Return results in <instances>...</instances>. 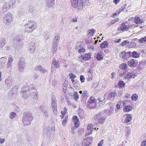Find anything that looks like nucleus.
<instances>
[{
  "label": "nucleus",
  "instance_id": "nucleus-34",
  "mask_svg": "<svg viewBox=\"0 0 146 146\" xmlns=\"http://www.w3.org/2000/svg\"><path fill=\"white\" fill-rule=\"evenodd\" d=\"M42 112L44 114V115L46 117H48V111L46 109L44 108L43 110H42Z\"/></svg>",
  "mask_w": 146,
  "mask_h": 146
},
{
  "label": "nucleus",
  "instance_id": "nucleus-16",
  "mask_svg": "<svg viewBox=\"0 0 146 146\" xmlns=\"http://www.w3.org/2000/svg\"><path fill=\"white\" fill-rule=\"evenodd\" d=\"M31 90H28L26 91V90H22V93H25L26 94L25 95L23 94V97L24 98H27L29 96V95L31 93Z\"/></svg>",
  "mask_w": 146,
  "mask_h": 146
},
{
  "label": "nucleus",
  "instance_id": "nucleus-10",
  "mask_svg": "<svg viewBox=\"0 0 146 146\" xmlns=\"http://www.w3.org/2000/svg\"><path fill=\"white\" fill-rule=\"evenodd\" d=\"M128 53H129V56L132 58H137L139 57L140 54L136 51H134L132 52L129 51Z\"/></svg>",
  "mask_w": 146,
  "mask_h": 146
},
{
  "label": "nucleus",
  "instance_id": "nucleus-58",
  "mask_svg": "<svg viewBox=\"0 0 146 146\" xmlns=\"http://www.w3.org/2000/svg\"><path fill=\"white\" fill-rule=\"evenodd\" d=\"M67 86L68 85H67V84L65 82H64L63 85V91L66 90Z\"/></svg>",
  "mask_w": 146,
  "mask_h": 146
},
{
  "label": "nucleus",
  "instance_id": "nucleus-49",
  "mask_svg": "<svg viewBox=\"0 0 146 146\" xmlns=\"http://www.w3.org/2000/svg\"><path fill=\"white\" fill-rule=\"evenodd\" d=\"M16 116V114L14 112H12L10 114L9 116L10 118L11 119H13Z\"/></svg>",
  "mask_w": 146,
  "mask_h": 146
},
{
  "label": "nucleus",
  "instance_id": "nucleus-22",
  "mask_svg": "<svg viewBox=\"0 0 146 146\" xmlns=\"http://www.w3.org/2000/svg\"><path fill=\"white\" fill-rule=\"evenodd\" d=\"M5 82L7 84V86H11L13 83V80L10 78H8L5 80Z\"/></svg>",
  "mask_w": 146,
  "mask_h": 146
},
{
  "label": "nucleus",
  "instance_id": "nucleus-39",
  "mask_svg": "<svg viewBox=\"0 0 146 146\" xmlns=\"http://www.w3.org/2000/svg\"><path fill=\"white\" fill-rule=\"evenodd\" d=\"M73 98L76 101H77V99L79 98V95L76 92L74 93L73 95Z\"/></svg>",
  "mask_w": 146,
  "mask_h": 146
},
{
  "label": "nucleus",
  "instance_id": "nucleus-41",
  "mask_svg": "<svg viewBox=\"0 0 146 146\" xmlns=\"http://www.w3.org/2000/svg\"><path fill=\"white\" fill-rule=\"evenodd\" d=\"M131 107L130 105L126 106L124 109V110L126 111H129L131 110Z\"/></svg>",
  "mask_w": 146,
  "mask_h": 146
},
{
  "label": "nucleus",
  "instance_id": "nucleus-57",
  "mask_svg": "<svg viewBox=\"0 0 146 146\" xmlns=\"http://www.w3.org/2000/svg\"><path fill=\"white\" fill-rule=\"evenodd\" d=\"M67 111V109L66 107H64L63 109V111H61V113L62 115H64L66 113Z\"/></svg>",
  "mask_w": 146,
  "mask_h": 146
},
{
  "label": "nucleus",
  "instance_id": "nucleus-29",
  "mask_svg": "<svg viewBox=\"0 0 146 146\" xmlns=\"http://www.w3.org/2000/svg\"><path fill=\"white\" fill-rule=\"evenodd\" d=\"M22 36L21 35H17L14 39L13 41L15 42H17L19 41L22 39Z\"/></svg>",
  "mask_w": 146,
  "mask_h": 146
},
{
  "label": "nucleus",
  "instance_id": "nucleus-19",
  "mask_svg": "<svg viewBox=\"0 0 146 146\" xmlns=\"http://www.w3.org/2000/svg\"><path fill=\"white\" fill-rule=\"evenodd\" d=\"M117 96V93L115 91H113L110 93L109 95V97L113 99H115Z\"/></svg>",
  "mask_w": 146,
  "mask_h": 146
},
{
  "label": "nucleus",
  "instance_id": "nucleus-48",
  "mask_svg": "<svg viewBox=\"0 0 146 146\" xmlns=\"http://www.w3.org/2000/svg\"><path fill=\"white\" fill-rule=\"evenodd\" d=\"M82 2L83 3V6H85L89 4V0H82Z\"/></svg>",
  "mask_w": 146,
  "mask_h": 146
},
{
  "label": "nucleus",
  "instance_id": "nucleus-9",
  "mask_svg": "<svg viewBox=\"0 0 146 146\" xmlns=\"http://www.w3.org/2000/svg\"><path fill=\"white\" fill-rule=\"evenodd\" d=\"M60 66V64L59 62L56 60L55 59H54L52 63L51 70H52V68L54 67L56 68H58Z\"/></svg>",
  "mask_w": 146,
  "mask_h": 146
},
{
  "label": "nucleus",
  "instance_id": "nucleus-53",
  "mask_svg": "<svg viewBox=\"0 0 146 146\" xmlns=\"http://www.w3.org/2000/svg\"><path fill=\"white\" fill-rule=\"evenodd\" d=\"M13 60V58L11 56H9L8 58V62L12 63Z\"/></svg>",
  "mask_w": 146,
  "mask_h": 146
},
{
  "label": "nucleus",
  "instance_id": "nucleus-47",
  "mask_svg": "<svg viewBox=\"0 0 146 146\" xmlns=\"http://www.w3.org/2000/svg\"><path fill=\"white\" fill-rule=\"evenodd\" d=\"M9 3L7 2L3 6V8H5L6 9V10H7L8 9H9L10 8V7L9 5Z\"/></svg>",
  "mask_w": 146,
  "mask_h": 146
},
{
  "label": "nucleus",
  "instance_id": "nucleus-55",
  "mask_svg": "<svg viewBox=\"0 0 146 146\" xmlns=\"http://www.w3.org/2000/svg\"><path fill=\"white\" fill-rule=\"evenodd\" d=\"M128 40H125L121 44V45L123 46H124L126 45L127 46V44L128 43Z\"/></svg>",
  "mask_w": 146,
  "mask_h": 146
},
{
  "label": "nucleus",
  "instance_id": "nucleus-46",
  "mask_svg": "<svg viewBox=\"0 0 146 146\" xmlns=\"http://www.w3.org/2000/svg\"><path fill=\"white\" fill-rule=\"evenodd\" d=\"M82 47V46H81V43L80 42H78L76 44V49H79L81 48Z\"/></svg>",
  "mask_w": 146,
  "mask_h": 146
},
{
  "label": "nucleus",
  "instance_id": "nucleus-18",
  "mask_svg": "<svg viewBox=\"0 0 146 146\" xmlns=\"http://www.w3.org/2000/svg\"><path fill=\"white\" fill-rule=\"evenodd\" d=\"M28 13H31L32 14H35L36 11L35 7H31L28 9Z\"/></svg>",
  "mask_w": 146,
  "mask_h": 146
},
{
  "label": "nucleus",
  "instance_id": "nucleus-38",
  "mask_svg": "<svg viewBox=\"0 0 146 146\" xmlns=\"http://www.w3.org/2000/svg\"><path fill=\"white\" fill-rule=\"evenodd\" d=\"M106 95H107L106 94H105L104 96L103 97H99L96 100V102H97V101H98L99 102L100 101L105 100V99Z\"/></svg>",
  "mask_w": 146,
  "mask_h": 146
},
{
  "label": "nucleus",
  "instance_id": "nucleus-50",
  "mask_svg": "<svg viewBox=\"0 0 146 146\" xmlns=\"http://www.w3.org/2000/svg\"><path fill=\"white\" fill-rule=\"evenodd\" d=\"M94 30L92 29L88 31V34L90 36H93L94 34Z\"/></svg>",
  "mask_w": 146,
  "mask_h": 146
},
{
  "label": "nucleus",
  "instance_id": "nucleus-45",
  "mask_svg": "<svg viewBox=\"0 0 146 146\" xmlns=\"http://www.w3.org/2000/svg\"><path fill=\"white\" fill-rule=\"evenodd\" d=\"M93 125L91 124H90L88 125L87 127V129L88 130H90V131L91 132L93 129Z\"/></svg>",
  "mask_w": 146,
  "mask_h": 146
},
{
  "label": "nucleus",
  "instance_id": "nucleus-25",
  "mask_svg": "<svg viewBox=\"0 0 146 146\" xmlns=\"http://www.w3.org/2000/svg\"><path fill=\"white\" fill-rule=\"evenodd\" d=\"M129 52H125V51L122 52L120 54V56L123 58H127L128 57L127 55H129Z\"/></svg>",
  "mask_w": 146,
  "mask_h": 146
},
{
  "label": "nucleus",
  "instance_id": "nucleus-26",
  "mask_svg": "<svg viewBox=\"0 0 146 146\" xmlns=\"http://www.w3.org/2000/svg\"><path fill=\"white\" fill-rule=\"evenodd\" d=\"M136 61L134 59H132L128 60V64L129 66H134V65H136Z\"/></svg>",
  "mask_w": 146,
  "mask_h": 146
},
{
  "label": "nucleus",
  "instance_id": "nucleus-15",
  "mask_svg": "<svg viewBox=\"0 0 146 146\" xmlns=\"http://www.w3.org/2000/svg\"><path fill=\"white\" fill-rule=\"evenodd\" d=\"M60 39V36L59 35H57L55 36L53 40L52 44L58 45V43Z\"/></svg>",
  "mask_w": 146,
  "mask_h": 146
},
{
  "label": "nucleus",
  "instance_id": "nucleus-31",
  "mask_svg": "<svg viewBox=\"0 0 146 146\" xmlns=\"http://www.w3.org/2000/svg\"><path fill=\"white\" fill-rule=\"evenodd\" d=\"M127 46L128 47H134L136 46V44L134 42L128 41V43Z\"/></svg>",
  "mask_w": 146,
  "mask_h": 146
},
{
  "label": "nucleus",
  "instance_id": "nucleus-52",
  "mask_svg": "<svg viewBox=\"0 0 146 146\" xmlns=\"http://www.w3.org/2000/svg\"><path fill=\"white\" fill-rule=\"evenodd\" d=\"M14 2V0H10L9 2H8L10 7H12L13 5Z\"/></svg>",
  "mask_w": 146,
  "mask_h": 146
},
{
  "label": "nucleus",
  "instance_id": "nucleus-43",
  "mask_svg": "<svg viewBox=\"0 0 146 146\" xmlns=\"http://www.w3.org/2000/svg\"><path fill=\"white\" fill-rule=\"evenodd\" d=\"M125 83L123 81H119L118 83V85L121 88L124 87L125 86Z\"/></svg>",
  "mask_w": 146,
  "mask_h": 146
},
{
  "label": "nucleus",
  "instance_id": "nucleus-1",
  "mask_svg": "<svg viewBox=\"0 0 146 146\" xmlns=\"http://www.w3.org/2000/svg\"><path fill=\"white\" fill-rule=\"evenodd\" d=\"M33 119V117L31 113L29 112H25L22 119L23 125L25 126L30 125Z\"/></svg>",
  "mask_w": 146,
  "mask_h": 146
},
{
  "label": "nucleus",
  "instance_id": "nucleus-51",
  "mask_svg": "<svg viewBox=\"0 0 146 146\" xmlns=\"http://www.w3.org/2000/svg\"><path fill=\"white\" fill-rule=\"evenodd\" d=\"M69 76L70 79L74 78L76 77V76L72 73H70L69 74Z\"/></svg>",
  "mask_w": 146,
  "mask_h": 146
},
{
  "label": "nucleus",
  "instance_id": "nucleus-12",
  "mask_svg": "<svg viewBox=\"0 0 146 146\" xmlns=\"http://www.w3.org/2000/svg\"><path fill=\"white\" fill-rule=\"evenodd\" d=\"M6 57H2L0 58V68H3L4 67L6 61Z\"/></svg>",
  "mask_w": 146,
  "mask_h": 146
},
{
  "label": "nucleus",
  "instance_id": "nucleus-11",
  "mask_svg": "<svg viewBox=\"0 0 146 146\" xmlns=\"http://www.w3.org/2000/svg\"><path fill=\"white\" fill-rule=\"evenodd\" d=\"M35 71H39L40 72H42L43 74L46 73L47 71V70L42 68L40 65L36 66L35 68Z\"/></svg>",
  "mask_w": 146,
  "mask_h": 146
},
{
  "label": "nucleus",
  "instance_id": "nucleus-27",
  "mask_svg": "<svg viewBox=\"0 0 146 146\" xmlns=\"http://www.w3.org/2000/svg\"><path fill=\"white\" fill-rule=\"evenodd\" d=\"M120 27L121 28V29L123 31H126L128 29L127 26L125 25L124 23H122V24L120 25Z\"/></svg>",
  "mask_w": 146,
  "mask_h": 146
},
{
  "label": "nucleus",
  "instance_id": "nucleus-5",
  "mask_svg": "<svg viewBox=\"0 0 146 146\" xmlns=\"http://www.w3.org/2000/svg\"><path fill=\"white\" fill-rule=\"evenodd\" d=\"M12 15L10 13H7L5 14L3 17L4 23L6 25L9 26L12 22Z\"/></svg>",
  "mask_w": 146,
  "mask_h": 146
},
{
  "label": "nucleus",
  "instance_id": "nucleus-44",
  "mask_svg": "<svg viewBox=\"0 0 146 146\" xmlns=\"http://www.w3.org/2000/svg\"><path fill=\"white\" fill-rule=\"evenodd\" d=\"M125 74H126L125 75H127L126 78H127V79H128L131 78L132 76V74L130 72H127L125 73Z\"/></svg>",
  "mask_w": 146,
  "mask_h": 146
},
{
  "label": "nucleus",
  "instance_id": "nucleus-23",
  "mask_svg": "<svg viewBox=\"0 0 146 146\" xmlns=\"http://www.w3.org/2000/svg\"><path fill=\"white\" fill-rule=\"evenodd\" d=\"M51 107L52 109L57 108H56V99L54 97H52V103L51 104Z\"/></svg>",
  "mask_w": 146,
  "mask_h": 146
},
{
  "label": "nucleus",
  "instance_id": "nucleus-36",
  "mask_svg": "<svg viewBox=\"0 0 146 146\" xmlns=\"http://www.w3.org/2000/svg\"><path fill=\"white\" fill-rule=\"evenodd\" d=\"M57 45L52 44V52L53 54L56 53L57 49Z\"/></svg>",
  "mask_w": 146,
  "mask_h": 146
},
{
  "label": "nucleus",
  "instance_id": "nucleus-63",
  "mask_svg": "<svg viewBox=\"0 0 146 146\" xmlns=\"http://www.w3.org/2000/svg\"><path fill=\"white\" fill-rule=\"evenodd\" d=\"M52 86H55L57 84L56 80L55 79L53 80L52 81Z\"/></svg>",
  "mask_w": 146,
  "mask_h": 146
},
{
  "label": "nucleus",
  "instance_id": "nucleus-20",
  "mask_svg": "<svg viewBox=\"0 0 146 146\" xmlns=\"http://www.w3.org/2000/svg\"><path fill=\"white\" fill-rule=\"evenodd\" d=\"M134 22L137 24H139L144 22V21L143 19H140L139 17H135L134 19Z\"/></svg>",
  "mask_w": 146,
  "mask_h": 146
},
{
  "label": "nucleus",
  "instance_id": "nucleus-61",
  "mask_svg": "<svg viewBox=\"0 0 146 146\" xmlns=\"http://www.w3.org/2000/svg\"><path fill=\"white\" fill-rule=\"evenodd\" d=\"M113 138V136L112 135H110L108 137V139L110 141H111Z\"/></svg>",
  "mask_w": 146,
  "mask_h": 146
},
{
  "label": "nucleus",
  "instance_id": "nucleus-4",
  "mask_svg": "<svg viewBox=\"0 0 146 146\" xmlns=\"http://www.w3.org/2000/svg\"><path fill=\"white\" fill-rule=\"evenodd\" d=\"M72 5L74 8L77 7L78 11L82 9L83 3L82 0H71Z\"/></svg>",
  "mask_w": 146,
  "mask_h": 146
},
{
  "label": "nucleus",
  "instance_id": "nucleus-24",
  "mask_svg": "<svg viewBox=\"0 0 146 146\" xmlns=\"http://www.w3.org/2000/svg\"><path fill=\"white\" fill-rule=\"evenodd\" d=\"M81 57L83 59L85 60H89L91 58L90 55L88 53L84 54L82 55Z\"/></svg>",
  "mask_w": 146,
  "mask_h": 146
},
{
  "label": "nucleus",
  "instance_id": "nucleus-33",
  "mask_svg": "<svg viewBox=\"0 0 146 146\" xmlns=\"http://www.w3.org/2000/svg\"><path fill=\"white\" fill-rule=\"evenodd\" d=\"M6 42V40L5 38H2L0 40V48L2 47Z\"/></svg>",
  "mask_w": 146,
  "mask_h": 146
},
{
  "label": "nucleus",
  "instance_id": "nucleus-42",
  "mask_svg": "<svg viewBox=\"0 0 146 146\" xmlns=\"http://www.w3.org/2000/svg\"><path fill=\"white\" fill-rule=\"evenodd\" d=\"M97 59L98 60H101L103 58V57L102 55L100 53H98L97 57Z\"/></svg>",
  "mask_w": 146,
  "mask_h": 146
},
{
  "label": "nucleus",
  "instance_id": "nucleus-60",
  "mask_svg": "<svg viewBox=\"0 0 146 146\" xmlns=\"http://www.w3.org/2000/svg\"><path fill=\"white\" fill-rule=\"evenodd\" d=\"M146 41V36L143 38H142L139 40V42H143Z\"/></svg>",
  "mask_w": 146,
  "mask_h": 146
},
{
  "label": "nucleus",
  "instance_id": "nucleus-28",
  "mask_svg": "<svg viewBox=\"0 0 146 146\" xmlns=\"http://www.w3.org/2000/svg\"><path fill=\"white\" fill-rule=\"evenodd\" d=\"M43 36L44 39L46 40L49 39L50 37L49 33L46 32H45L44 33Z\"/></svg>",
  "mask_w": 146,
  "mask_h": 146
},
{
  "label": "nucleus",
  "instance_id": "nucleus-35",
  "mask_svg": "<svg viewBox=\"0 0 146 146\" xmlns=\"http://www.w3.org/2000/svg\"><path fill=\"white\" fill-rule=\"evenodd\" d=\"M119 67L122 70H126L127 67V65L126 64L123 63L120 65Z\"/></svg>",
  "mask_w": 146,
  "mask_h": 146
},
{
  "label": "nucleus",
  "instance_id": "nucleus-64",
  "mask_svg": "<svg viewBox=\"0 0 146 146\" xmlns=\"http://www.w3.org/2000/svg\"><path fill=\"white\" fill-rule=\"evenodd\" d=\"M56 109L57 108H54V109H52L54 114L55 116L57 115V113Z\"/></svg>",
  "mask_w": 146,
  "mask_h": 146
},
{
  "label": "nucleus",
  "instance_id": "nucleus-59",
  "mask_svg": "<svg viewBox=\"0 0 146 146\" xmlns=\"http://www.w3.org/2000/svg\"><path fill=\"white\" fill-rule=\"evenodd\" d=\"M104 140L102 139L98 144V146H102L103 144Z\"/></svg>",
  "mask_w": 146,
  "mask_h": 146
},
{
  "label": "nucleus",
  "instance_id": "nucleus-21",
  "mask_svg": "<svg viewBox=\"0 0 146 146\" xmlns=\"http://www.w3.org/2000/svg\"><path fill=\"white\" fill-rule=\"evenodd\" d=\"M73 120L75 126L76 127H78L79 125L78 124L79 119L77 117L76 115L74 116H73Z\"/></svg>",
  "mask_w": 146,
  "mask_h": 146
},
{
  "label": "nucleus",
  "instance_id": "nucleus-62",
  "mask_svg": "<svg viewBox=\"0 0 146 146\" xmlns=\"http://www.w3.org/2000/svg\"><path fill=\"white\" fill-rule=\"evenodd\" d=\"M100 102V106H103L105 104L106 102V100H104L101 101L99 102Z\"/></svg>",
  "mask_w": 146,
  "mask_h": 146
},
{
  "label": "nucleus",
  "instance_id": "nucleus-8",
  "mask_svg": "<svg viewBox=\"0 0 146 146\" xmlns=\"http://www.w3.org/2000/svg\"><path fill=\"white\" fill-rule=\"evenodd\" d=\"M31 93L30 95L31 96L34 100H36L38 99L37 92H36V90L34 89H32L31 90Z\"/></svg>",
  "mask_w": 146,
  "mask_h": 146
},
{
  "label": "nucleus",
  "instance_id": "nucleus-7",
  "mask_svg": "<svg viewBox=\"0 0 146 146\" xmlns=\"http://www.w3.org/2000/svg\"><path fill=\"white\" fill-rule=\"evenodd\" d=\"M28 46L29 51L32 53H34L36 47L35 43L32 42H30Z\"/></svg>",
  "mask_w": 146,
  "mask_h": 146
},
{
  "label": "nucleus",
  "instance_id": "nucleus-30",
  "mask_svg": "<svg viewBox=\"0 0 146 146\" xmlns=\"http://www.w3.org/2000/svg\"><path fill=\"white\" fill-rule=\"evenodd\" d=\"M12 67V63L10 62H7V70L6 71L8 72L11 71V68Z\"/></svg>",
  "mask_w": 146,
  "mask_h": 146
},
{
  "label": "nucleus",
  "instance_id": "nucleus-40",
  "mask_svg": "<svg viewBox=\"0 0 146 146\" xmlns=\"http://www.w3.org/2000/svg\"><path fill=\"white\" fill-rule=\"evenodd\" d=\"M138 95L136 94H134L132 95L131 98L132 100H134L135 101L138 98Z\"/></svg>",
  "mask_w": 146,
  "mask_h": 146
},
{
  "label": "nucleus",
  "instance_id": "nucleus-3",
  "mask_svg": "<svg viewBox=\"0 0 146 146\" xmlns=\"http://www.w3.org/2000/svg\"><path fill=\"white\" fill-rule=\"evenodd\" d=\"M36 24L33 21H29L25 25V30L29 32H31L36 27Z\"/></svg>",
  "mask_w": 146,
  "mask_h": 146
},
{
  "label": "nucleus",
  "instance_id": "nucleus-17",
  "mask_svg": "<svg viewBox=\"0 0 146 146\" xmlns=\"http://www.w3.org/2000/svg\"><path fill=\"white\" fill-rule=\"evenodd\" d=\"M46 5L48 7H52L54 5V0H46Z\"/></svg>",
  "mask_w": 146,
  "mask_h": 146
},
{
  "label": "nucleus",
  "instance_id": "nucleus-54",
  "mask_svg": "<svg viewBox=\"0 0 146 146\" xmlns=\"http://www.w3.org/2000/svg\"><path fill=\"white\" fill-rule=\"evenodd\" d=\"M85 51V49L84 48L82 47L81 48L79 49L78 50V53H83Z\"/></svg>",
  "mask_w": 146,
  "mask_h": 146
},
{
  "label": "nucleus",
  "instance_id": "nucleus-37",
  "mask_svg": "<svg viewBox=\"0 0 146 146\" xmlns=\"http://www.w3.org/2000/svg\"><path fill=\"white\" fill-rule=\"evenodd\" d=\"M119 19L118 18H117L116 19H115V20H113L112 21H111V23H108V25L109 26V27L111 25L113 24L115 22H118L119 21Z\"/></svg>",
  "mask_w": 146,
  "mask_h": 146
},
{
  "label": "nucleus",
  "instance_id": "nucleus-2",
  "mask_svg": "<svg viewBox=\"0 0 146 146\" xmlns=\"http://www.w3.org/2000/svg\"><path fill=\"white\" fill-rule=\"evenodd\" d=\"M94 119L96 121L97 124H100L104 122L106 119V117L104 116L102 112H100L95 115Z\"/></svg>",
  "mask_w": 146,
  "mask_h": 146
},
{
  "label": "nucleus",
  "instance_id": "nucleus-13",
  "mask_svg": "<svg viewBox=\"0 0 146 146\" xmlns=\"http://www.w3.org/2000/svg\"><path fill=\"white\" fill-rule=\"evenodd\" d=\"M95 102V99L94 97V96H91L86 104V107L88 108L90 107V104L93 103Z\"/></svg>",
  "mask_w": 146,
  "mask_h": 146
},
{
  "label": "nucleus",
  "instance_id": "nucleus-32",
  "mask_svg": "<svg viewBox=\"0 0 146 146\" xmlns=\"http://www.w3.org/2000/svg\"><path fill=\"white\" fill-rule=\"evenodd\" d=\"M108 45V41H104L100 45V47L102 48H106L107 47Z\"/></svg>",
  "mask_w": 146,
  "mask_h": 146
},
{
  "label": "nucleus",
  "instance_id": "nucleus-6",
  "mask_svg": "<svg viewBox=\"0 0 146 146\" xmlns=\"http://www.w3.org/2000/svg\"><path fill=\"white\" fill-rule=\"evenodd\" d=\"M27 66L26 64L23 61L20 60L18 63V68L19 70L21 72L23 71L25 68Z\"/></svg>",
  "mask_w": 146,
  "mask_h": 146
},
{
  "label": "nucleus",
  "instance_id": "nucleus-56",
  "mask_svg": "<svg viewBox=\"0 0 146 146\" xmlns=\"http://www.w3.org/2000/svg\"><path fill=\"white\" fill-rule=\"evenodd\" d=\"M80 80L81 82L83 83L84 82L85 78L82 75L80 76Z\"/></svg>",
  "mask_w": 146,
  "mask_h": 146
},
{
  "label": "nucleus",
  "instance_id": "nucleus-14",
  "mask_svg": "<svg viewBox=\"0 0 146 146\" xmlns=\"http://www.w3.org/2000/svg\"><path fill=\"white\" fill-rule=\"evenodd\" d=\"M132 114H127L126 117L125 118L124 121L126 123H129L132 119Z\"/></svg>",
  "mask_w": 146,
  "mask_h": 146
}]
</instances>
